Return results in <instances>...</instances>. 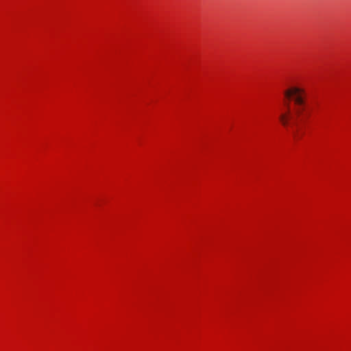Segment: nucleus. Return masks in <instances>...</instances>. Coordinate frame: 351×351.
Here are the masks:
<instances>
[{
	"label": "nucleus",
	"instance_id": "nucleus-1",
	"mask_svg": "<svg viewBox=\"0 0 351 351\" xmlns=\"http://www.w3.org/2000/svg\"><path fill=\"white\" fill-rule=\"evenodd\" d=\"M285 96L293 101V107L291 108L289 104H285V110L282 112L279 119L281 123L285 126L299 127L300 123L304 121V112L306 110V95L304 89L298 87H291L286 90Z\"/></svg>",
	"mask_w": 351,
	"mask_h": 351
}]
</instances>
